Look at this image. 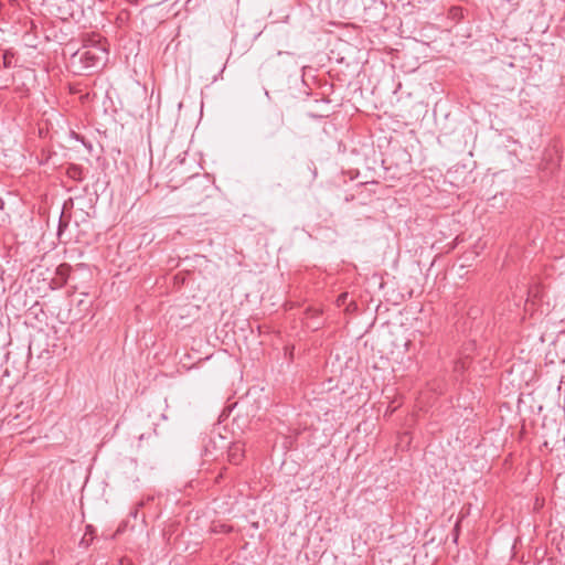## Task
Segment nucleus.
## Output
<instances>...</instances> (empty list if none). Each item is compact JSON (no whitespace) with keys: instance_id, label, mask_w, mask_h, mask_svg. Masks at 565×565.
Here are the masks:
<instances>
[{"instance_id":"1","label":"nucleus","mask_w":565,"mask_h":565,"mask_svg":"<svg viewBox=\"0 0 565 565\" xmlns=\"http://www.w3.org/2000/svg\"><path fill=\"white\" fill-rule=\"evenodd\" d=\"M108 52L99 43L84 44L73 55V63H79L85 71L97 68L107 61Z\"/></svg>"},{"instance_id":"2","label":"nucleus","mask_w":565,"mask_h":565,"mask_svg":"<svg viewBox=\"0 0 565 565\" xmlns=\"http://www.w3.org/2000/svg\"><path fill=\"white\" fill-rule=\"evenodd\" d=\"M244 457V445L242 443H233L227 450V458L231 463L238 465Z\"/></svg>"},{"instance_id":"3","label":"nucleus","mask_w":565,"mask_h":565,"mask_svg":"<svg viewBox=\"0 0 565 565\" xmlns=\"http://www.w3.org/2000/svg\"><path fill=\"white\" fill-rule=\"evenodd\" d=\"M67 174L74 180H82V168L78 166H71L67 169Z\"/></svg>"},{"instance_id":"4","label":"nucleus","mask_w":565,"mask_h":565,"mask_svg":"<svg viewBox=\"0 0 565 565\" xmlns=\"http://www.w3.org/2000/svg\"><path fill=\"white\" fill-rule=\"evenodd\" d=\"M19 418V415H15L12 419L8 420V425L12 426L14 429H19L20 431L23 430V428H20L18 424L14 423Z\"/></svg>"},{"instance_id":"5","label":"nucleus","mask_w":565,"mask_h":565,"mask_svg":"<svg viewBox=\"0 0 565 565\" xmlns=\"http://www.w3.org/2000/svg\"><path fill=\"white\" fill-rule=\"evenodd\" d=\"M61 230H62V221H60L58 232H61Z\"/></svg>"}]
</instances>
